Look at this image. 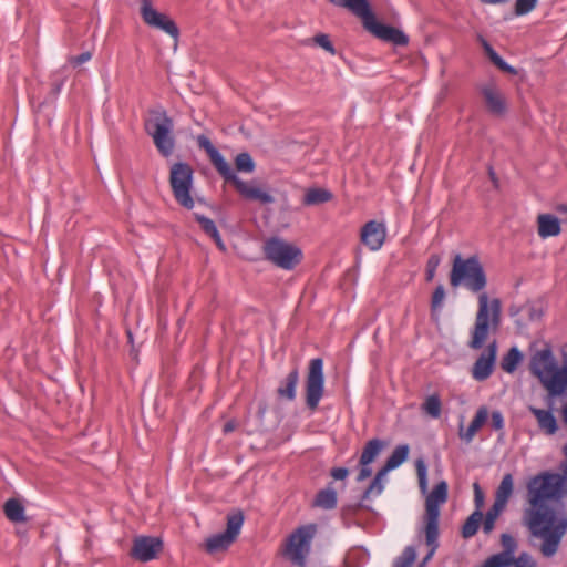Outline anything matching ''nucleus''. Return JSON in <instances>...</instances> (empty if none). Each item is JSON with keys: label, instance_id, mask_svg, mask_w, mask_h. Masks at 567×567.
<instances>
[{"label": "nucleus", "instance_id": "nucleus-24", "mask_svg": "<svg viewBox=\"0 0 567 567\" xmlns=\"http://www.w3.org/2000/svg\"><path fill=\"white\" fill-rule=\"evenodd\" d=\"M6 517L12 523H24L27 517L22 503L17 498H9L3 505Z\"/></svg>", "mask_w": 567, "mask_h": 567}, {"label": "nucleus", "instance_id": "nucleus-48", "mask_svg": "<svg viewBox=\"0 0 567 567\" xmlns=\"http://www.w3.org/2000/svg\"><path fill=\"white\" fill-rule=\"evenodd\" d=\"M505 507H506V504L501 503L498 501H494V504L491 507V509L487 512V514L497 519V517L504 511Z\"/></svg>", "mask_w": 567, "mask_h": 567}, {"label": "nucleus", "instance_id": "nucleus-30", "mask_svg": "<svg viewBox=\"0 0 567 567\" xmlns=\"http://www.w3.org/2000/svg\"><path fill=\"white\" fill-rule=\"evenodd\" d=\"M483 520V514L481 511H474L471 516L466 519L462 528V535L464 538H471L474 536Z\"/></svg>", "mask_w": 567, "mask_h": 567}, {"label": "nucleus", "instance_id": "nucleus-58", "mask_svg": "<svg viewBox=\"0 0 567 567\" xmlns=\"http://www.w3.org/2000/svg\"><path fill=\"white\" fill-rule=\"evenodd\" d=\"M489 177H491V181H492L493 185H494L495 187H497V186H498V179H497V177H496L495 173L491 171V172H489Z\"/></svg>", "mask_w": 567, "mask_h": 567}, {"label": "nucleus", "instance_id": "nucleus-55", "mask_svg": "<svg viewBox=\"0 0 567 567\" xmlns=\"http://www.w3.org/2000/svg\"><path fill=\"white\" fill-rule=\"evenodd\" d=\"M542 317V312L539 310H536V309H530V312H529V318L530 320H537Z\"/></svg>", "mask_w": 567, "mask_h": 567}, {"label": "nucleus", "instance_id": "nucleus-28", "mask_svg": "<svg viewBox=\"0 0 567 567\" xmlns=\"http://www.w3.org/2000/svg\"><path fill=\"white\" fill-rule=\"evenodd\" d=\"M514 491V480L512 474H505L496 489L495 501L504 503L507 505L508 499L511 498Z\"/></svg>", "mask_w": 567, "mask_h": 567}, {"label": "nucleus", "instance_id": "nucleus-37", "mask_svg": "<svg viewBox=\"0 0 567 567\" xmlns=\"http://www.w3.org/2000/svg\"><path fill=\"white\" fill-rule=\"evenodd\" d=\"M487 56L499 70L509 74H517V70L508 65L494 50L487 53Z\"/></svg>", "mask_w": 567, "mask_h": 567}, {"label": "nucleus", "instance_id": "nucleus-57", "mask_svg": "<svg viewBox=\"0 0 567 567\" xmlns=\"http://www.w3.org/2000/svg\"><path fill=\"white\" fill-rule=\"evenodd\" d=\"M480 1L483 3H486V4H498V3L507 2V0H480Z\"/></svg>", "mask_w": 567, "mask_h": 567}, {"label": "nucleus", "instance_id": "nucleus-4", "mask_svg": "<svg viewBox=\"0 0 567 567\" xmlns=\"http://www.w3.org/2000/svg\"><path fill=\"white\" fill-rule=\"evenodd\" d=\"M331 3L346 8L362 20L363 27L374 37L395 45H405L409 38L399 29L378 21L368 0H329Z\"/></svg>", "mask_w": 567, "mask_h": 567}, {"label": "nucleus", "instance_id": "nucleus-5", "mask_svg": "<svg viewBox=\"0 0 567 567\" xmlns=\"http://www.w3.org/2000/svg\"><path fill=\"white\" fill-rule=\"evenodd\" d=\"M265 259L284 270L295 269L303 258L301 248L280 237H271L264 243Z\"/></svg>", "mask_w": 567, "mask_h": 567}, {"label": "nucleus", "instance_id": "nucleus-1", "mask_svg": "<svg viewBox=\"0 0 567 567\" xmlns=\"http://www.w3.org/2000/svg\"><path fill=\"white\" fill-rule=\"evenodd\" d=\"M567 493L566 474L543 472L527 483L530 508L525 524L533 536L542 538L540 551L546 557L556 554L567 530V518L558 502Z\"/></svg>", "mask_w": 567, "mask_h": 567}, {"label": "nucleus", "instance_id": "nucleus-26", "mask_svg": "<svg viewBox=\"0 0 567 567\" xmlns=\"http://www.w3.org/2000/svg\"><path fill=\"white\" fill-rule=\"evenodd\" d=\"M384 446L385 443L379 439L370 440L362 451L359 465L371 464L378 457Z\"/></svg>", "mask_w": 567, "mask_h": 567}, {"label": "nucleus", "instance_id": "nucleus-59", "mask_svg": "<svg viewBox=\"0 0 567 567\" xmlns=\"http://www.w3.org/2000/svg\"><path fill=\"white\" fill-rule=\"evenodd\" d=\"M563 452H564V454H565V456H566V458H567V444H566V445H564V447H563Z\"/></svg>", "mask_w": 567, "mask_h": 567}, {"label": "nucleus", "instance_id": "nucleus-42", "mask_svg": "<svg viewBox=\"0 0 567 567\" xmlns=\"http://www.w3.org/2000/svg\"><path fill=\"white\" fill-rule=\"evenodd\" d=\"M445 299V290L442 285L437 286L433 292L431 306L433 310H437L443 305Z\"/></svg>", "mask_w": 567, "mask_h": 567}, {"label": "nucleus", "instance_id": "nucleus-45", "mask_svg": "<svg viewBox=\"0 0 567 567\" xmlns=\"http://www.w3.org/2000/svg\"><path fill=\"white\" fill-rule=\"evenodd\" d=\"M473 489H474V502L476 505V509L481 511L482 506L484 505L483 491L481 489L478 483L473 484Z\"/></svg>", "mask_w": 567, "mask_h": 567}, {"label": "nucleus", "instance_id": "nucleus-16", "mask_svg": "<svg viewBox=\"0 0 567 567\" xmlns=\"http://www.w3.org/2000/svg\"><path fill=\"white\" fill-rule=\"evenodd\" d=\"M163 549L158 537L137 536L134 538L131 556L136 560L146 563L157 557Z\"/></svg>", "mask_w": 567, "mask_h": 567}, {"label": "nucleus", "instance_id": "nucleus-46", "mask_svg": "<svg viewBox=\"0 0 567 567\" xmlns=\"http://www.w3.org/2000/svg\"><path fill=\"white\" fill-rule=\"evenodd\" d=\"M425 539H426V544L431 547V549H430L429 554L425 556V558L422 560V563L420 564V567H425V565L433 557V555L437 548V537H435L433 539V542L430 543L427 536L425 535Z\"/></svg>", "mask_w": 567, "mask_h": 567}, {"label": "nucleus", "instance_id": "nucleus-19", "mask_svg": "<svg viewBox=\"0 0 567 567\" xmlns=\"http://www.w3.org/2000/svg\"><path fill=\"white\" fill-rule=\"evenodd\" d=\"M197 144L200 148L205 150L207 155L209 156L210 162L217 169V172L224 177L226 174H229L231 166L224 158V156L215 148L208 137L205 135L197 136Z\"/></svg>", "mask_w": 567, "mask_h": 567}, {"label": "nucleus", "instance_id": "nucleus-6", "mask_svg": "<svg viewBox=\"0 0 567 567\" xmlns=\"http://www.w3.org/2000/svg\"><path fill=\"white\" fill-rule=\"evenodd\" d=\"M146 132L152 137L158 152L168 157L173 154L175 140L173 136L174 123L164 110H154L145 124Z\"/></svg>", "mask_w": 567, "mask_h": 567}, {"label": "nucleus", "instance_id": "nucleus-53", "mask_svg": "<svg viewBox=\"0 0 567 567\" xmlns=\"http://www.w3.org/2000/svg\"><path fill=\"white\" fill-rule=\"evenodd\" d=\"M478 40L486 54L494 50L484 38L480 37Z\"/></svg>", "mask_w": 567, "mask_h": 567}, {"label": "nucleus", "instance_id": "nucleus-8", "mask_svg": "<svg viewBox=\"0 0 567 567\" xmlns=\"http://www.w3.org/2000/svg\"><path fill=\"white\" fill-rule=\"evenodd\" d=\"M224 179L230 183L237 193L246 200L257 202L261 205H269L276 202L274 190L260 179L243 181L231 168Z\"/></svg>", "mask_w": 567, "mask_h": 567}, {"label": "nucleus", "instance_id": "nucleus-25", "mask_svg": "<svg viewBox=\"0 0 567 567\" xmlns=\"http://www.w3.org/2000/svg\"><path fill=\"white\" fill-rule=\"evenodd\" d=\"M299 382V372L293 369L289 372L282 384L278 388L277 393L281 398L292 401L296 398V388Z\"/></svg>", "mask_w": 567, "mask_h": 567}, {"label": "nucleus", "instance_id": "nucleus-33", "mask_svg": "<svg viewBox=\"0 0 567 567\" xmlns=\"http://www.w3.org/2000/svg\"><path fill=\"white\" fill-rule=\"evenodd\" d=\"M235 167L239 173L251 174L256 169V163L249 153L243 152L235 157Z\"/></svg>", "mask_w": 567, "mask_h": 567}, {"label": "nucleus", "instance_id": "nucleus-44", "mask_svg": "<svg viewBox=\"0 0 567 567\" xmlns=\"http://www.w3.org/2000/svg\"><path fill=\"white\" fill-rule=\"evenodd\" d=\"M514 567H536V563L530 555L523 553L513 561Z\"/></svg>", "mask_w": 567, "mask_h": 567}, {"label": "nucleus", "instance_id": "nucleus-60", "mask_svg": "<svg viewBox=\"0 0 567 567\" xmlns=\"http://www.w3.org/2000/svg\"><path fill=\"white\" fill-rule=\"evenodd\" d=\"M559 209L561 210V213H567V206H561Z\"/></svg>", "mask_w": 567, "mask_h": 567}, {"label": "nucleus", "instance_id": "nucleus-10", "mask_svg": "<svg viewBox=\"0 0 567 567\" xmlns=\"http://www.w3.org/2000/svg\"><path fill=\"white\" fill-rule=\"evenodd\" d=\"M169 182L176 200L185 208H193L190 188L193 183V169L186 163H175L169 173Z\"/></svg>", "mask_w": 567, "mask_h": 567}, {"label": "nucleus", "instance_id": "nucleus-22", "mask_svg": "<svg viewBox=\"0 0 567 567\" xmlns=\"http://www.w3.org/2000/svg\"><path fill=\"white\" fill-rule=\"evenodd\" d=\"M560 230V220L556 215H538L537 231L542 238L558 236Z\"/></svg>", "mask_w": 567, "mask_h": 567}, {"label": "nucleus", "instance_id": "nucleus-36", "mask_svg": "<svg viewBox=\"0 0 567 567\" xmlns=\"http://www.w3.org/2000/svg\"><path fill=\"white\" fill-rule=\"evenodd\" d=\"M416 558V551L412 546L406 547L402 555L394 561L393 567H411Z\"/></svg>", "mask_w": 567, "mask_h": 567}, {"label": "nucleus", "instance_id": "nucleus-3", "mask_svg": "<svg viewBox=\"0 0 567 567\" xmlns=\"http://www.w3.org/2000/svg\"><path fill=\"white\" fill-rule=\"evenodd\" d=\"M530 371L538 378L550 396H559L567 391V363L558 367L549 348L538 350L533 354ZM561 416L567 425V402L561 408Z\"/></svg>", "mask_w": 567, "mask_h": 567}, {"label": "nucleus", "instance_id": "nucleus-29", "mask_svg": "<svg viewBox=\"0 0 567 567\" xmlns=\"http://www.w3.org/2000/svg\"><path fill=\"white\" fill-rule=\"evenodd\" d=\"M337 505V493L332 488H326L320 491L317 494V497L315 499V506L324 508V509H331L334 508Z\"/></svg>", "mask_w": 567, "mask_h": 567}, {"label": "nucleus", "instance_id": "nucleus-40", "mask_svg": "<svg viewBox=\"0 0 567 567\" xmlns=\"http://www.w3.org/2000/svg\"><path fill=\"white\" fill-rule=\"evenodd\" d=\"M313 42L323 50H326L327 52H329L330 54H336V49L327 34L320 33L315 35Z\"/></svg>", "mask_w": 567, "mask_h": 567}, {"label": "nucleus", "instance_id": "nucleus-23", "mask_svg": "<svg viewBox=\"0 0 567 567\" xmlns=\"http://www.w3.org/2000/svg\"><path fill=\"white\" fill-rule=\"evenodd\" d=\"M196 220L200 225L203 230L208 236H210L214 239V241L216 243L217 247L220 250L225 251L226 250V246H225L224 241L220 238V235H219V231H218V228H217V221L208 218L205 215H196Z\"/></svg>", "mask_w": 567, "mask_h": 567}, {"label": "nucleus", "instance_id": "nucleus-39", "mask_svg": "<svg viewBox=\"0 0 567 567\" xmlns=\"http://www.w3.org/2000/svg\"><path fill=\"white\" fill-rule=\"evenodd\" d=\"M538 0H517L515 3V13L523 16L530 12L537 4Z\"/></svg>", "mask_w": 567, "mask_h": 567}, {"label": "nucleus", "instance_id": "nucleus-13", "mask_svg": "<svg viewBox=\"0 0 567 567\" xmlns=\"http://www.w3.org/2000/svg\"><path fill=\"white\" fill-rule=\"evenodd\" d=\"M140 13L146 25L167 33L175 41L178 40L179 30L176 23L167 14L159 12L151 0H141Z\"/></svg>", "mask_w": 567, "mask_h": 567}, {"label": "nucleus", "instance_id": "nucleus-20", "mask_svg": "<svg viewBox=\"0 0 567 567\" xmlns=\"http://www.w3.org/2000/svg\"><path fill=\"white\" fill-rule=\"evenodd\" d=\"M528 410L537 421L538 429L546 435H554L558 431V422L551 410L529 406Z\"/></svg>", "mask_w": 567, "mask_h": 567}, {"label": "nucleus", "instance_id": "nucleus-62", "mask_svg": "<svg viewBox=\"0 0 567 567\" xmlns=\"http://www.w3.org/2000/svg\"><path fill=\"white\" fill-rule=\"evenodd\" d=\"M565 474H566V478H567V467L565 468Z\"/></svg>", "mask_w": 567, "mask_h": 567}, {"label": "nucleus", "instance_id": "nucleus-49", "mask_svg": "<svg viewBox=\"0 0 567 567\" xmlns=\"http://www.w3.org/2000/svg\"><path fill=\"white\" fill-rule=\"evenodd\" d=\"M371 475H372V468L370 467V464L360 465V471H359L357 480L359 482H362V481L367 480L368 477H370Z\"/></svg>", "mask_w": 567, "mask_h": 567}, {"label": "nucleus", "instance_id": "nucleus-21", "mask_svg": "<svg viewBox=\"0 0 567 567\" xmlns=\"http://www.w3.org/2000/svg\"><path fill=\"white\" fill-rule=\"evenodd\" d=\"M488 417V411L485 406H481L472 420L470 426L464 430L463 425L460 426V439L464 441L465 443H471L477 433V431L483 426V424L486 422Z\"/></svg>", "mask_w": 567, "mask_h": 567}, {"label": "nucleus", "instance_id": "nucleus-2", "mask_svg": "<svg viewBox=\"0 0 567 567\" xmlns=\"http://www.w3.org/2000/svg\"><path fill=\"white\" fill-rule=\"evenodd\" d=\"M450 284L454 288L463 286L468 291L477 293V311L467 346L473 350H478L487 342L491 334H495L499 330L502 302L498 298H491L484 291L487 286V277L476 256L464 259L460 254L455 255Z\"/></svg>", "mask_w": 567, "mask_h": 567}, {"label": "nucleus", "instance_id": "nucleus-11", "mask_svg": "<svg viewBox=\"0 0 567 567\" xmlns=\"http://www.w3.org/2000/svg\"><path fill=\"white\" fill-rule=\"evenodd\" d=\"M244 524V514L240 511L234 512L227 517V528L224 533H219L208 537L205 542V549L208 554L214 555L225 551L238 537Z\"/></svg>", "mask_w": 567, "mask_h": 567}, {"label": "nucleus", "instance_id": "nucleus-56", "mask_svg": "<svg viewBox=\"0 0 567 567\" xmlns=\"http://www.w3.org/2000/svg\"><path fill=\"white\" fill-rule=\"evenodd\" d=\"M217 224H219L220 227L225 228V229H229V230H233L234 227L229 226L227 224V221L224 219V218H220Z\"/></svg>", "mask_w": 567, "mask_h": 567}, {"label": "nucleus", "instance_id": "nucleus-50", "mask_svg": "<svg viewBox=\"0 0 567 567\" xmlns=\"http://www.w3.org/2000/svg\"><path fill=\"white\" fill-rule=\"evenodd\" d=\"M495 522H496V518H494L493 516H491L486 513L485 518L483 520L484 533L489 534L494 528Z\"/></svg>", "mask_w": 567, "mask_h": 567}, {"label": "nucleus", "instance_id": "nucleus-35", "mask_svg": "<svg viewBox=\"0 0 567 567\" xmlns=\"http://www.w3.org/2000/svg\"><path fill=\"white\" fill-rule=\"evenodd\" d=\"M415 468L419 480V486L423 494L427 493V468L422 458L416 460Z\"/></svg>", "mask_w": 567, "mask_h": 567}, {"label": "nucleus", "instance_id": "nucleus-7", "mask_svg": "<svg viewBox=\"0 0 567 567\" xmlns=\"http://www.w3.org/2000/svg\"><path fill=\"white\" fill-rule=\"evenodd\" d=\"M449 486L445 481L437 483L434 488L427 493L425 498V514L423 516V532L429 542L439 537L440 507L446 503Z\"/></svg>", "mask_w": 567, "mask_h": 567}, {"label": "nucleus", "instance_id": "nucleus-51", "mask_svg": "<svg viewBox=\"0 0 567 567\" xmlns=\"http://www.w3.org/2000/svg\"><path fill=\"white\" fill-rule=\"evenodd\" d=\"M492 424H493L494 429H496V430H501L503 427L504 420H503V415L501 414V412L495 411L492 413Z\"/></svg>", "mask_w": 567, "mask_h": 567}, {"label": "nucleus", "instance_id": "nucleus-38", "mask_svg": "<svg viewBox=\"0 0 567 567\" xmlns=\"http://www.w3.org/2000/svg\"><path fill=\"white\" fill-rule=\"evenodd\" d=\"M487 56L499 70L509 74H517V70L508 65L494 50L487 53Z\"/></svg>", "mask_w": 567, "mask_h": 567}, {"label": "nucleus", "instance_id": "nucleus-14", "mask_svg": "<svg viewBox=\"0 0 567 567\" xmlns=\"http://www.w3.org/2000/svg\"><path fill=\"white\" fill-rule=\"evenodd\" d=\"M409 451H410V447L408 444H402L394 449L392 454L386 460L384 467L377 473L372 483L364 492V497L368 498L370 496L381 494V492L383 491V484H382L383 478L385 477L388 472L399 467L408 458Z\"/></svg>", "mask_w": 567, "mask_h": 567}, {"label": "nucleus", "instance_id": "nucleus-32", "mask_svg": "<svg viewBox=\"0 0 567 567\" xmlns=\"http://www.w3.org/2000/svg\"><path fill=\"white\" fill-rule=\"evenodd\" d=\"M421 410L433 419H439L442 411V403L437 394L429 395L421 405Z\"/></svg>", "mask_w": 567, "mask_h": 567}, {"label": "nucleus", "instance_id": "nucleus-34", "mask_svg": "<svg viewBox=\"0 0 567 567\" xmlns=\"http://www.w3.org/2000/svg\"><path fill=\"white\" fill-rule=\"evenodd\" d=\"M514 556L504 551L491 556L482 567H509L513 565Z\"/></svg>", "mask_w": 567, "mask_h": 567}, {"label": "nucleus", "instance_id": "nucleus-47", "mask_svg": "<svg viewBox=\"0 0 567 567\" xmlns=\"http://www.w3.org/2000/svg\"><path fill=\"white\" fill-rule=\"evenodd\" d=\"M92 58V53L91 52H83L76 56H72L70 58V63L73 65V66H78L82 63H85V62H89Z\"/></svg>", "mask_w": 567, "mask_h": 567}, {"label": "nucleus", "instance_id": "nucleus-43", "mask_svg": "<svg viewBox=\"0 0 567 567\" xmlns=\"http://www.w3.org/2000/svg\"><path fill=\"white\" fill-rule=\"evenodd\" d=\"M501 542H502V546L504 548L503 551L511 556H514V553L517 547L515 539L508 534H503L501 537Z\"/></svg>", "mask_w": 567, "mask_h": 567}, {"label": "nucleus", "instance_id": "nucleus-41", "mask_svg": "<svg viewBox=\"0 0 567 567\" xmlns=\"http://www.w3.org/2000/svg\"><path fill=\"white\" fill-rule=\"evenodd\" d=\"M441 262V257L439 255H432L426 264V280L431 281L434 276L435 271Z\"/></svg>", "mask_w": 567, "mask_h": 567}, {"label": "nucleus", "instance_id": "nucleus-18", "mask_svg": "<svg viewBox=\"0 0 567 567\" xmlns=\"http://www.w3.org/2000/svg\"><path fill=\"white\" fill-rule=\"evenodd\" d=\"M385 235L384 224L371 220L362 228L361 239L371 250H378L382 246Z\"/></svg>", "mask_w": 567, "mask_h": 567}, {"label": "nucleus", "instance_id": "nucleus-61", "mask_svg": "<svg viewBox=\"0 0 567 567\" xmlns=\"http://www.w3.org/2000/svg\"><path fill=\"white\" fill-rule=\"evenodd\" d=\"M127 336H128L130 341H132V333L128 332Z\"/></svg>", "mask_w": 567, "mask_h": 567}, {"label": "nucleus", "instance_id": "nucleus-17", "mask_svg": "<svg viewBox=\"0 0 567 567\" xmlns=\"http://www.w3.org/2000/svg\"><path fill=\"white\" fill-rule=\"evenodd\" d=\"M497 357V342L493 340L475 361L472 377L477 381L486 380L493 372Z\"/></svg>", "mask_w": 567, "mask_h": 567}, {"label": "nucleus", "instance_id": "nucleus-27", "mask_svg": "<svg viewBox=\"0 0 567 567\" xmlns=\"http://www.w3.org/2000/svg\"><path fill=\"white\" fill-rule=\"evenodd\" d=\"M331 199L332 194L324 188H309L303 195V204L307 206H319Z\"/></svg>", "mask_w": 567, "mask_h": 567}, {"label": "nucleus", "instance_id": "nucleus-9", "mask_svg": "<svg viewBox=\"0 0 567 567\" xmlns=\"http://www.w3.org/2000/svg\"><path fill=\"white\" fill-rule=\"evenodd\" d=\"M315 534V525H306L297 528L289 536L286 545V555L292 564L300 567L305 566Z\"/></svg>", "mask_w": 567, "mask_h": 567}, {"label": "nucleus", "instance_id": "nucleus-54", "mask_svg": "<svg viewBox=\"0 0 567 567\" xmlns=\"http://www.w3.org/2000/svg\"><path fill=\"white\" fill-rule=\"evenodd\" d=\"M235 429H236V422H235V421H229V422H227V423L224 425V432H225V433H230V432H233Z\"/></svg>", "mask_w": 567, "mask_h": 567}, {"label": "nucleus", "instance_id": "nucleus-31", "mask_svg": "<svg viewBox=\"0 0 567 567\" xmlns=\"http://www.w3.org/2000/svg\"><path fill=\"white\" fill-rule=\"evenodd\" d=\"M522 360V352L516 347H513L503 358L501 363L502 369L507 373H513L517 369V365L520 363Z\"/></svg>", "mask_w": 567, "mask_h": 567}, {"label": "nucleus", "instance_id": "nucleus-15", "mask_svg": "<svg viewBox=\"0 0 567 567\" xmlns=\"http://www.w3.org/2000/svg\"><path fill=\"white\" fill-rule=\"evenodd\" d=\"M486 110L494 116H504L507 113V99L502 90L493 82L480 89Z\"/></svg>", "mask_w": 567, "mask_h": 567}, {"label": "nucleus", "instance_id": "nucleus-52", "mask_svg": "<svg viewBox=\"0 0 567 567\" xmlns=\"http://www.w3.org/2000/svg\"><path fill=\"white\" fill-rule=\"evenodd\" d=\"M349 474V471L346 467H336L331 471V476L334 480H344Z\"/></svg>", "mask_w": 567, "mask_h": 567}, {"label": "nucleus", "instance_id": "nucleus-12", "mask_svg": "<svg viewBox=\"0 0 567 567\" xmlns=\"http://www.w3.org/2000/svg\"><path fill=\"white\" fill-rule=\"evenodd\" d=\"M324 375L323 361L320 358L309 362L306 382V403L311 409H317L323 395Z\"/></svg>", "mask_w": 567, "mask_h": 567}]
</instances>
